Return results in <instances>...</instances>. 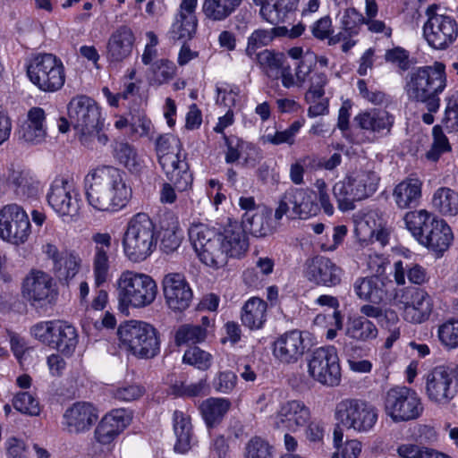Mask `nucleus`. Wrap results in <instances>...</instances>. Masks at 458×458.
<instances>
[{
    "mask_svg": "<svg viewBox=\"0 0 458 458\" xmlns=\"http://www.w3.org/2000/svg\"><path fill=\"white\" fill-rule=\"evenodd\" d=\"M176 66L168 59L156 60L148 70V80L151 85L160 86L170 81L175 75Z\"/></svg>",
    "mask_w": 458,
    "mask_h": 458,
    "instance_id": "obj_49",
    "label": "nucleus"
},
{
    "mask_svg": "<svg viewBox=\"0 0 458 458\" xmlns=\"http://www.w3.org/2000/svg\"><path fill=\"white\" fill-rule=\"evenodd\" d=\"M447 84L445 66L436 62L432 65L415 67L404 78L403 89L411 102L423 103L428 111L437 112L440 94Z\"/></svg>",
    "mask_w": 458,
    "mask_h": 458,
    "instance_id": "obj_2",
    "label": "nucleus"
},
{
    "mask_svg": "<svg viewBox=\"0 0 458 458\" xmlns=\"http://www.w3.org/2000/svg\"><path fill=\"white\" fill-rule=\"evenodd\" d=\"M17 133L19 140L26 143L36 145L43 142L47 138L45 110L38 106L31 107Z\"/></svg>",
    "mask_w": 458,
    "mask_h": 458,
    "instance_id": "obj_28",
    "label": "nucleus"
},
{
    "mask_svg": "<svg viewBox=\"0 0 458 458\" xmlns=\"http://www.w3.org/2000/svg\"><path fill=\"white\" fill-rule=\"evenodd\" d=\"M421 182L418 178H407L398 183L394 190V199L400 208L416 206L421 197Z\"/></svg>",
    "mask_w": 458,
    "mask_h": 458,
    "instance_id": "obj_34",
    "label": "nucleus"
},
{
    "mask_svg": "<svg viewBox=\"0 0 458 458\" xmlns=\"http://www.w3.org/2000/svg\"><path fill=\"white\" fill-rule=\"evenodd\" d=\"M223 247L227 257L239 258L244 254L248 248V237L242 226L237 222L230 223L219 233Z\"/></svg>",
    "mask_w": 458,
    "mask_h": 458,
    "instance_id": "obj_32",
    "label": "nucleus"
},
{
    "mask_svg": "<svg viewBox=\"0 0 458 458\" xmlns=\"http://www.w3.org/2000/svg\"><path fill=\"white\" fill-rule=\"evenodd\" d=\"M162 289L165 304L174 311L188 309L193 293L185 276L180 273H169L162 280Z\"/></svg>",
    "mask_w": 458,
    "mask_h": 458,
    "instance_id": "obj_20",
    "label": "nucleus"
},
{
    "mask_svg": "<svg viewBox=\"0 0 458 458\" xmlns=\"http://www.w3.org/2000/svg\"><path fill=\"white\" fill-rule=\"evenodd\" d=\"M13 405L18 411L26 415L37 416L40 412L38 399L29 392L16 394L13 400Z\"/></svg>",
    "mask_w": 458,
    "mask_h": 458,
    "instance_id": "obj_57",
    "label": "nucleus"
},
{
    "mask_svg": "<svg viewBox=\"0 0 458 458\" xmlns=\"http://www.w3.org/2000/svg\"><path fill=\"white\" fill-rule=\"evenodd\" d=\"M118 335L122 344L137 357L150 359L160 351L157 331L148 323L128 321L120 326Z\"/></svg>",
    "mask_w": 458,
    "mask_h": 458,
    "instance_id": "obj_8",
    "label": "nucleus"
},
{
    "mask_svg": "<svg viewBox=\"0 0 458 458\" xmlns=\"http://www.w3.org/2000/svg\"><path fill=\"white\" fill-rule=\"evenodd\" d=\"M311 419V410L305 402L290 399L279 403L273 424L278 429L295 433L303 429Z\"/></svg>",
    "mask_w": 458,
    "mask_h": 458,
    "instance_id": "obj_17",
    "label": "nucleus"
},
{
    "mask_svg": "<svg viewBox=\"0 0 458 458\" xmlns=\"http://www.w3.org/2000/svg\"><path fill=\"white\" fill-rule=\"evenodd\" d=\"M182 362L199 369L206 370L212 364V355L198 346H192L185 351Z\"/></svg>",
    "mask_w": 458,
    "mask_h": 458,
    "instance_id": "obj_56",
    "label": "nucleus"
},
{
    "mask_svg": "<svg viewBox=\"0 0 458 458\" xmlns=\"http://www.w3.org/2000/svg\"><path fill=\"white\" fill-rule=\"evenodd\" d=\"M207 337V330L199 325L184 324L178 327L174 335L175 344L180 346L188 344L203 342Z\"/></svg>",
    "mask_w": 458,
    "mask_h": 458,
    "instance_id": "obj_51",
    "label": "nucleus"
},
{
    "mask_svg": "<svg viewBox=\"0 0 458 458\" xmlns=\"http://www.w3.org/2000/svg\"><path fill=\"white\" fill-rule=\"evenodd\" d=\"M182 144L173 134H164L156 141V150L158 161L168 180L175 185L178 191H185L192 182L189 165L181 157Z\"/></svg>",
    "mask_w": 458,
    "mask_h": 458,
    "instance_id": "obj_5",
    "label": "nucleus"
},
{
    "mask_svg": "<svg viewBox=\"0 0 458 458\" xmlns=\"http://www.w3.org/2000/svg\"><path fill=\"white\" fill-rule=\"evenodd\" d=\"M98 420V409L87 402H77L68 407L63 415L64 430L71 435L89 432Z\"/></svg>",
    "mask_w": 458,
    "mask_h": 458,
    "instance_id": "obj_21",
    "label": "nucleus"
},
{
    "mask_svg": "<svg viewBox=\"0 0 458 458\" xmlns=\"http://www.w3.org/2000/svg\"><path fill=\"white\" fill-rule=\"evenodd\" d=\"M81 259L74 250H63V260L52 270L59 281L68 284L79 273Z\"/></svg>",
    "mask_w": 458,
    "mask_h": 458,
    "instance_id": "obj_44",
    "label": "nucleus"
},
{
    "mask_svg": "<svg viewBox=\"0 0 458 458\" xmlns=\"http://www.w3.org/2000/svg\"><path fill=\"white\" fill-rule=\"evenodd\" d=\"M446 101L442 123L450 131H458V92L449 97Z\"/></svg>",
    "mask_w": 458,
    "mask_h": 458,
    "instance_id": "obj_64",
    "label": "nucleus"
},
{
    "mask_svg": "<svg viewBox=\"0 0 458 458\" xmlns=\"http://www.w3.org/2000/svg\"><path fill=\"white\" fill-rule=\"evenodd\" d=\"M360 313L369 319V318H376L382 326L388 327V324L394 325L399 318L395 311L390 309L383 310L380 307L365 304L360 307Z\"/></svg>",
    "mask_w": 458,
    "mask_h": 458,
    "instance_id": "obj_55",
    "label": "nucleus"
},
{
    "mask_svg": "<svg viewBox=\"0 0 458 458\" xmlns=\"http://www.w3.org/2000/svg\"><path fill=\"white\" fill-rule=\"evenodd\" d=\"M8 184L20 199L33 197L38 191L33 179L22 171L13 170L8 176Z\"/></svg>",
    "mask_w": 458,
    "mask_h": 458,
    "instance_id": "obj_47",
    "label": "nucleus"
},
{
    "mask_svg": "<svg viewBox=\"0 0 458 458\" xmlns=\"http://www.w3.org/2000/svg\"><path fill=\"white\" fill-rule=\"evenodd\" d=\"M197 29V19L196 16L189 17H179L177 16L176 21L172 26V33L174 38L178 39L191 38L195 34Z\"/></svg>",
    "mask_w": 458,
    "mask_h": 458,
    "instance_id": "obj_61",
    "label": "nucleus"
},
{
    "mask_svg": "<svg viewBox=\"0 0 458 458\" xmlns=\"http://www.w3.org/2000/svg\"><path fill=\"white\" fill-rule=\"evenodd\" d=\"M335 418L344 427L360 433L370 431L377 421V408L356 398H346L336 404Z\"/></svg>",
    "mask_w": 458,
    "mask_h": 458,
    "instance_id": "obj_12",
    "label": "nucleus"
},
{
    "mask_svg": "<svg viewBox=\"0 0 458 458\" xmlns=\"http://www.w3.org/2000/svg\"><path fill=\"white\" fill-rule=\"evenodd\" d=\"M231 403L225 398H208L200 406L203 418L208 426L218 423L229 411Z\"/></svg>",
    "mask_w": 458,
    "mask_h": 458,
    "instance_id": "obj_46",
    "label": "nucleus"
},
{
    "mask_svg": "<svg viewBox=\"0 0 458 458\" xmlns=\"http://www.w3.org/2000/svg\"><path fill=\"white\" fill-rule=\"evenodd\" d=\"M256 59L269 78L278 79V71L285 62L283 54L265 49L256 55Z\"/></svg>",
    "mask_w": 458,
    "mask_h": 458,
    "instance_id": "obj_50",
    "label": "nucleus"
},
{
    "mask_svg": "<svg viewBox=\"0 0 458 458\" xmlns=\"http://www.w3.org/2000/svg\"><path fill=\"white\" fill-rule=\"evenodd\" d=\"M135 37L131 28L118 27L110 35L106 43V56L110 63H121L132 53Z\"/></svg>",
    "mask_w": 458,
    "mask_h": 458,
    "instance_id": "obj_27",
    "label": "nucleus"
},
{
    "mask_svg": "<svg viewBox=\"0 0 458 458\" xmlns=\"http://www.w3.org/2000/svg\"><path fill=\"white\" fill-rule=\"evenodd\" d=\"M114 157L116 161L132 173L142 168V162L133 146L127 142H116L114 147Z\"/></svg>",
    "mask_w": 458,
    "mask_h": 458,
    "instance_id": "obj_48",
    "label": "nucleus"
},
{
    "mask_svg": "<svg viewBox=\"0 0 458 458\" xmlns=\"http://www.w3.org/2000/svg\"><path fill=\"white\" fill-rule=\"evenodd\" d=\"M411 284H421L428 279L427 272L419 264L398 260L394 264V277L398 285L405 284V277Z\"/></svg>",
    "mask_w": 458,
    "mask_h": 458,
    "instance_id": "obj_42",
    "label": "nucleus"
},
{
    "mask_svg": "<svg viewBox=\"0 0 458 458\" xmlns=\"http://www.w3.org/2000/svg\"><path fill=\"white\" fill-rule=\"evenodd\" d=\"M356 295L364 301L380 303L386 295L382 280L377 276L360 277L353 284Z\"/></svg>",
    "mask_w": 458,
    "mask_h": 458,
    "instance_id": "obj_37",
    "label": "nucleus"
},
{
    "mask_svg": "<svg viewBox=\"0 0 458 458\" xmlns=\"http://www.w3.org/2000/svg\"><path fill=\"white\" fill-rule=\"evenodd\" d=\"M224 140L227 148L225 152V162L228 164L234 163L239 160L245 150H255L250 144L236 136L224 135Z\"/></svg>",
    "mask_w": 458,
    "mask_h": 458,
    "instance_id": "obj_59",
    "label": "nucleus"
},
{
    "mask_svg": "<svg viewBox=\"0 0 458 458\" xmlns=\"http://www.w3.org/2000/svg\"><path fill=\"white\" fill-rule=\"evenodd\" d=\"M378 330L376 325L365 317L350 318L346 324L345 335L356 342H369L376 339Z\"/></svg>",
    "mask_w": 458,
    "mask_h": 458,
    "instance_id": "obj_41",
    "label": "nucleus"
},
{
    "mask_svg": "<svg viewBox=\"0 0 458 458\" xmlns=\"http://www.w3.org/2000/svg\"><path fill=\"white\" fill-rule=\"evenodd\" d=\"M303 122L295 121L288 128L283 131H275L274 132L267 131L262 137L265 143L273 145H281L284 143L293 145L295 141V137L302 127Z\"/></svg>",
    "mask_w": 458,
    "mask_h": 458,
    "instance_id": "obj_53",
    "label": "nucleus"
},
{
    "mask_svg": "<svg viewBox=\"0 0 458 458\" xmlns=\"http://www.w3.org/2000/svg\"><path fill=\"white\" fill-rule=\"evenodd\" d=\"M386 414L396 423L417 420L423 412L421 398L415 390L394 386L384 396Z\"/></svg>",
    "mask_w": 458,
    "mask_h": 458,
    "instance_id": "obj_11",
    "label": "nucleus"
},
{
    "mask_svg": "<svg viewBox=\"0 0 458 458\" xmlns=\"http://www.w3.org/2000/svg\"><path fill=\"white\" fill-rule=\"evenodd\" d=\"M56 327V320L42 321L31 327L32 335L41 343L53 347L55 342V328Z\"/></svg>",
    "mask_w": 458,
    "mask_h": 458,
    "instance_id": "obj_63",
    "label": "nucleus"
},
{
    "mask_svg": "<svg viewBox=\"0 0 458 458\" xmlns=\"http://www.w3.org/2000/svg\"><path fill=\"white\" fill-rule=\"evenodd\" d=\"M287 200L291 202V209L294 217L308 219L316 216L319 211V206L316 202V194L310 189H289Z\"/></svg>",
    "mask_w": 458,
    "mask_h": 458,
    "instance_id": "obj_30",
    "label": "nucleus"
},
{
    "mask_svg": "<svg viewBox=\"0 0 458 458\" xmlns=\"http://www.w3.org/2000/svg\"><path fill=\"white\" fill-rule=\"evenodd\" d=\"M310 376L318 383L336 386L341 381V368L336 349L324 346L315 349L308 360Z\"/></svg>",
    "mask_w": 458,
    "mask_h": 458,
    "instance_id": "obj_14",
    "label": "nucleus"
},
{
    "mask_svg": "<svg viewBox=\"0 0 458 458\" xmlns=\"http://www.w3.org/2000/svg\"><path fill=\"white\" fill-rule=\"evenodd\" d=\"M364 21V18L361 13L357 12L354 8L346 9L341 18L342 30L344 33L340 32L338 39L341 38H345L348 36L358 33L359 26Z\"/></svg>",
    "mask_w": 458,
    "mask_h": 458,
    "instance_id": "obj_58",
    "label": "nucleus"
},
{
    "mask_svg": "<svg viewBox=\"0 0 458 458\" xmlns=\"http://www.w3.org/2000/svg\"><path fill=\"white\" fill-rule=\"evenodd\" d=\"M128 422L124 410H114L105 415L94 430V439L102 445H108L122 433Z\"/></svg>",
    "mask_w": 458,
    "mask_h": 458,
    "instance_id": "obj_29",
    "label": "nucleus"
},
{
    "mask_svg": "<svg viewBox=\"0 0 458 458\" xmlns=\"http://www.w3.org/2000/svg\"><path fill=\"white\" fill-rule=\"evenodd\" d=\"M189 238L199 260L213 268L226 265L227 255L215 228L201 223L192 224L189 228Z\"/></svg>",
    "mask_w": 458,
    "mask_h": 458,
    "instance_id": "obj_9",
    "label": "nucleus"
},
{
    "mask_svg": "<svg viewBox=\"0 0 458 458\" xmlns=\"http://www.w3.org/2000/svg\"><path fill=\"white\" fill-rule=\"evenodd\" d=\"M343 273V269L328 258L317 256L307 262L305 275L317 285L333 287L341 283Z\"/></svg>",
    "mask_w": 458,
    "mask_h": 458,
    "instance_id": "obj_23",
    "label": "nucleus"
},
{
    "mask_svg": "<svg viewBox=\"0 0 458 458\" xmlns=\"http://www.w3.org/2000/svg\"><path fill=\"white\" fill-rule=\"evenodd\" d=\"M425 394L428 401L437 405H447L456 395L454 377L444 366L435 367L425 375Z\"/></svg>",
    "mask_w": 458,
    "mask_h": 458,
    "instance_id": "obj_18",
    "label": "nucleus"
},
{
    "mask_svg": "<svg viewBox=\"0 0 458 458\" xmlns=\"http://www.w3.org/2000/svg\"><path fill=\"white\" fill-rule=\"evenodd\" d=\"M354 122L360 129L384 137L391 132L394 116L386 109L370 108L359 113L354 117Z\"/></svg>",
    "mask_w": 458,
    "mask_h": 458,
    "instance_id": "obj_25",
    "label": "nucleus"
},
{
    "mask_svg": "<svg viewBox=\"0 0 458 458\" xmlns=\"http://www.w3.org/2000/svg\"><path fill=\"white\" fill-rule=\"evenodd\" d=\"M53 292L51 276L40 270L31 271L24 279L23 296L33 305H42L48 301Z\"/></svg>",
    "mask_w": 458,
    "mask_h": 458,
    "instance_id": "obj_26",
    "label": "nucleus"
},
{
    "mask_svg": "<svg viewBox=\"0 0 458 458\" xmlns=\"http://www.w3.org/2000/svg\"><path fill=\"white\" fill-rule=\"evenodd\" d=\"M397 298L399 303L403 305L404 320L413 324H420L428 319L433 310V302L425 290L421 288H405Z\"/></svg>",
    "mask_w": 458,
    "mask_h": 458,
    "instance_id": "obj_19",
    "label": "nucleus"
},
{
    "mask_svg": "<svg viewBox=\"0 0 458 458\" xmlns=\"http://www.w3.org/2000/svg\"><path fill=\"white\" fill-rule=\"evenodd\" d=\"M267 304L262 299L253 297L248 300L242 310V323L250 330L263 327L267 320Z\"/></svg>",
    "mask_w": 458,
    "mask_h": 458,
    "instance_id": "obj_35",
    "label": "nucleus"
},
{
    "mask_svg": "<svg viewBox=\"0 0 458 458\" xmlns=\"http://www.w3.org/2000/svg\"><path fill=\"white\" fill-rule=\"evenodd\" d=\"M379 177L370 170L352 173L333 187L334 196L342 211L354 208V202L371 196L377 189Z\"/></svg>",
    "mask_w": 458,
    "mask_h": 458,
    "instance_id": "obj_7",
    "label": "nucleus"
},
{
    "mask_svg": "<svg viewBox=\"0 0 458 458\" xmlns=\"http://www.w3.org/2000/svg\"><path fill=\"white\" fill-rule=\"evenodd\" d=\"M85 195L89 205L99 212L114 213L127 206L131 189L123 173L112 165H100L85 176Z\"/></svg>",
    "mask_w": 458,
    "mask_h": 458,
    "instance_id": "obj_1",
    "label": "nucleus"
},
{
    "mask_svg": "<svg viewBox=\"0 0 458 458\" xmlns=\"http://www.w3.org/2000/svg\"><path fill=\"white\" fill-rule=\"evenodd\" d=\"M303 333L294 329L281 335L273 344V355L284 364H293L304 354Z\"/></svg>",
    "mask_w": 458,
    "mask_h": 458,
    "instance_id": "obj_24",
    "label": "nucleus"
},
{
    "mask_svg": "<svg viewBox=\"0 0 458 458\" xmlns=\"http://www.w3.org/2000/svg\"><path fill=\"white\" fill-rule=\"evenodd\" d=\"M243 458H273V446L259 437H251L244 446Z\"/></svg>",
    "mask_w": 458,
    "mask_h": 458,
    "instance_id": "obj_54",
    "label": "nucleus"
},
{
    "mask_svg": "<svg viewBox=\"0 0 458 458\" xmlns=\"http://www.w3.org/2000/svg\"><path fill=\"white\" fill-rule=\"evenodd\" d=\"M271 211L262 208L253 214L242 215L241 225L244 231H249L255 237H264L274 232V225L270 219Z\"/></svg>",
    "mask_w": 458,
    "mask_h": 458,
    "instance_id": "obj_36",
    "label": "nucleus"
},
{
    "mask_svg": "<svg viewBox=\"0 0 458 458\" xmlns=\"http://www.w3.org/2000/svg\"><path fill=\"white\" fill-rule=\"evenodd\" d=\"M174 431L176 437L174 451L179 454H185L191 448L192 428L190 418L182 411L174 412Z\"/></svg>",
    "mask_w": 458,
    "mask_h": 458,
    "instance_id": "obj_39",
    "label": "nucleus"
},
{
    "mask_svg": "<svg viewBox=\"0 0 458 458\" xmlns=\"http://www.w3.org/2000/svg\"><path fill=\"white\" fill-rule=\"evenodd\" d=\"M91 242L93 244L91 266L94 283L97 287H99L107 281L109 276L112 236L109 233L95 232L91 235Z\"/></svg>",
    "mask_w": 458,
    "mask_h": 458,
    "instance_id": "obj_22",
    "label": "nucleus"
},
{
    "mask_svg": "<svg viewBox=\"0 0 458 458\" xmlns=\"http://www.w3.org/2000/svg\"><path fill=\"white\" fill-rule=\"evenodd\" d=\"M47 202L63 217H74L81 208V196L74 183L65 178H55L47 193Z\"/></svg>",
    "mask_w": 458,
    "mask_h": 458,
    "instance_id": "obj_15",
    "label": "nucleus"
},
{
    "mask_svg": "<svg viewBox=\"0 0 458 458\" xmlns=\"http://www.w3.org/2000/svg\"><path fill=\"white\" fill-rule=\"evenodd\" d=\"M273 40V32L269 30H256L248 38V44L245 49L246 55L252 57L257 49L267 46Z\"/></svg>",
    "mask_w": 458,
    "mask_h": 458,
    "instance_id": "obj_62",
    "label": "nucleus"
},
{
    "mask_svg": "<svg viewBox=\"0 0 458 458\" xmlns=\"http://www.w3.org/2000/svg\"><path fill=\"white\" fill-rule=\"evenodd\" d=\"M437 336L443 345L449 349L458 347V319H450L438 327Z\"/></svg>",
    "mask_w": 458,
    "mask_h": 458,
    "instance_id": "obj_60",
    "label": "nucleus"
},
{
    "mask_svg": "<svg viewBox=\"0 0 458 458\" xmlns=\"http://www.w3.org/2000/svg\"><path fill=\"white\" fill-rule=\"evenodd\" d=\"M30 233L28 215L17 204H9L0 210V237L13 244L23 243Z\"/></svg>",
    "mask_w": 458,
    "mask_h": 458,
    "instance_id": "obj_16",
    "label": "nucleus"
},
{
    "mask_svg": "<svg viewBox=\"0 0 458 458\" xmlns=\"http://www.w3.org/2000/svg\"><path fill=\"white\" fill-rule=\"evenodd\" d=\"M156 227L146 213L134 215L128 222L122 245L124 256L133 263L146 260L157 247Z\"/></svg>",
    "mask_w": 458,
    "mask_h": 458,
    "instance_id": "obj_4",
    "label": "nucleus"
},
{
    "mask_svg": "<svg viewBox=\"0 0 458 458\" xmlns=\"http://www.w3.org/2000/svg\"><path fill=\"white\" fill-rule=\"evenodd\" d=\"M117 293L121 306L144 308L155 301L157 286L150 276L125 270L117 280Z\"/></svg>",
    "mask_w": 458,
    "mask_h": 458,
    "instance_id": "obj_6",
    "label": "nucleus"
},
{
    "mask_svg": "<svg viewBox=\"0 0 458 458\" xmlns=\"http://www.w3.org/2000/svg\"><path fill=\"white\" fill-rule=\"evenodd\" d=\"M30 81L44 92H55L65 82L64 66L62 61L52 54H39L34 56L27 66Z\"/></svg>",
    "mask_w": 458,
    "mask_h": 458,
    "instance_id": "obj_10",
    "label": "nucleus"
},
{
    "mask_svg": "<svg viewBox=\"0 0 458 458\" xmlns=\"http://www.w3.org/2000/svg\"><path fill=\"white\" fill-rule=\"evenodd\" d=\"M438 218L425 209L411 211L405 214L404 223L412 236L420 242L428 233Z\"/></svg>",
    "mask_w": 458,
    "mask_h": 458,
    "instance_id": "obj_38",
    "label": "nucleus"
},
{
    "mask_svg": "<svg viewBox=\"0 0 458 458\" xmlns=\"http://www.w3.org/2000/svg\"><path fill=\"white\" fill-rule=\"evenodd\" d=\"M68 118L81 144L89 148L107 142V136L100 133V110L97 103L85 95L71 99L67 106Z\"/></svg>",
    "mask_w": 458,
    "mask_h": 458,
    "instance_id": "obj_3",
    "label": "nucleus"
},
{
    "mask_svg": "<svg viewBox=\"0 0 458 458\" xmlns=\"http://www.w3.org/2000/svg\"><path fill=\"white\" fill-rule=\"evenodd\" d=\"M260 6L261 17L271 24L284 22L298 5L299 0H252Z\"/></svg>",
    "mask_w": 458,
    "mask_h": 458,
    "instance_id": "obj_31",
    "label": "nucleus"
},
{
    "mask_svg": "<svg viewBox=\"0 0 458 458\" xmlns=\"http://www.w3.org/2000/svg\"><path fill=\"white\" fill-rule=\"evenodd\" d=\"M432 207L444 216L458 214V193L448 187H440L433 194Z\"/></svg>",
    "mask_w": 458,
    "mask_h": 458,
    "instance_id": "obj_45",
    "label": "nucleus"
},
{
    "mask_svg": "<svg viewBox=\"0 0 458 458\" xmlns=\"http://www.w3.org/2000/svg\"><path fill=\"white\" fill-rule=\"evenodd\" d=\"M242 0H203L202 12L212 21H223L242 4Z\"/></svg>",
    "mask_w": 458,
    "mask_h": 458,
    "instance_id": "obj_40",
    "label": "nucleus"
},
{
    "mask_svg": "<svg viewBox=\"0 0 458 458\" xmlns=\"http://www.w3.org/2000/svg\"><path fill=\"white\" fill-rule=\"evenodd\" d=\"M437 5L427 8V21L423 25V37L434 49L443 50L452 45L458 37V23L449 15L438 13Z\"/></svg>",
    "mask_w": 458,
    "mask_h": 458,
    "instance_id": "obj_13",
    "label": "nucleus"
},
{
    "mask_svg": "<svg viewBox=\"0 0 458 458\" xmlns=\"http://www.w3.org/2000/svg\"><path fill=\"white\" fill-rule=\"evenodd\" d=\"M452 241L453 233L450 226L445 220L438 218L419 242L439 256L449 248Z\"/></svg>",
    "mask_w": 458,
    "mask_h": 458,
    "instance_id": "obj_33",
    "label": "nucleus"
},
{
    "mask_svg": "<svg viewBox=\"0 0 458 458\" xmlns=\"http://www.w3.org/2000/svg\"><path fill=\"white\" fill-rule=\"evenodd\" d=\"M432 136L433 141L431 147L426 152L425 157L429 161L437 162L443 154L451 151V145L439 125L433 127Z\"/></svg>",
    "mask_w": 458,
    "mask_h": 458,
    "instance_id": "obj_52",
    "label": "nucleus"
},
{
    "mask_svg": "<svg viewBox=\"0 0 458 458\" xmlns=\"http://www.w3.org/2000/svg\"><path fill=\"white\" fill-rule=\"evenodd\" d=\"M55 331V337L53 348L67 355L72 353L78 344V335L75 327L64 321L56 320Z\"/></svg>",
    "mask_w": 458,
    "mask_h": 458,
    "instance_id": "obj_43",
    "label": "nucleus"
}]
</instances>
